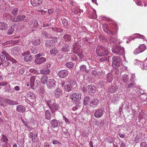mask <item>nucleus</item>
Here are the masks:
<instances>
[{
  "mask_svg": "<svg viewBox=\"0 0 147 147\" xmlns=\"http://www.w3.org/2000/svg\"><path fill=\"white\" fill-rule=\"evenodd\" d=\"M96 52L98 55L100 56H103L108 55L109 51L104 47H97Z\"/></svg>",
  "mask_w": 147,
  "mask_h": 147,
  "instance_id": "1",
  "label": "nucleus"
},
{
  "mask_svg": "<svg viewBox=\"0 0 147 147\" xmlns=\"http://www.w3.org/2000/svg\"><path fill=\"white\" fill-rule=\"evenodd\" d=\"M112 52L118 55H123L125 53L124 48L121 47H113Z\"/></svg>",
  "mask_w": 147,
  "mask_h": 147,
  "instance_id": "2",
  "label": "nucleus"
},
{
  "mask_svg": "<svg viewBox=\"0 0 147 147\" xmlns=\"http://www.w3.org/2000/svg\"><path fill=\"white\" fill-rule=\"evenodd\" d=\"M112 66L115 68H117L118 66H119V62L121 61V58L119 56H114L112 57Z\"/></svg>",
  "mask_w": 147,
  "mask_h": 147,
  "instance_id": "3",
  "label": "nucleus"
},
{
  "mask_svg": "<svg viewBox=\"0 0 147 147\" xmlns=\"http://www.w3.org/2000/svg\"><path fill=\"white\" fill-rule=\"evenodd\" d=\"M72 101L76 102L80 100L81 98V94L78 93H74L69 96Z\"/></svg>",
  "mask_w": 147,
  "mask_h": 147,
  "instance_id": "4",
  "label": "nucleus"
},
{
  "mask_svg": "<svg viewBox=\"0 0 147 147\" xmlns=\"http://www.w3.org/2000/svg\"><path fill=\"white\" fill-rule=\"evenodd\" d=\"M104 113L105 111L103 109L99 108L95 110L94 116L96 118H99L104 114Z\"/></svg>",
  "mask_w": 147,
  "mask_h": 147,
  "instance_id": "5",
  "label": "nucleus"
},
{
  "mask_svg": "<svg viewBox=\"0 0 147 147\" xmlns=\"http://www.w3.org/2000/svg\"><path fill=\"white\" fill-rule=\"evenodd\" d=\"M47 86L48 88H54L56 86V82L54 79H49L48 80Z\"/></svg>",
  "mask_w": 147,
  "mask_h": 147,
  "instance_id": "6",
  "label": "nucleus"
},
{
  "mask_svg": "<svg viewBox=\"0 0 147 147\" xmlns=\"http://www.w3.org/2000/svg\"><path fill=\"white\" fill-rule=\"evenodd\" d=\"M68 72L67 70H60L58 72L59 77L61 78H64L68 75Z\"/></svg>",
  "mask_w": 147,
  "mask_h": 147,
  "instance_id": "7",
  "label": "nucleus"
},
{
  "mask_svg": "<svg viewBox=\"0 0 147 147\" xmlns=\"http://www.w3.org/2000/svg\"><path fill=\"white\" fill-rule=\"evenodd\" d=\"M22 55H25L24 59V60L25 61H30L32 59V57L31 55L30 54L29 51H27L24 54L22 53Z\"/></svg>",
  "mask_w": 147,
  "mask_h": 147,
  "instance_id": "8",
  "label": "nucleus"
},
{
  "mask_svg": "<svg viewBox=\"0 0 147 147\" xmlns=\"http://www.w3.org/2000/svg\"><path fill=\"white\" fill-rule=\"evenodd\" d=\"M62 95V89L60 88H57L54 91V95L57 98L60 97Z\"/></svg>",
  "mask_w": 147,
  "mask_h": 147,
  "instance_id": "9",
  "label": "nucleus"
},
{
  "mask_svg": "<svg viewBox=\"0 0 147 147\" xmlns=\"http://www.w3.org/2000/svg\"><path fill=\"white\" fill-rule=\"evenodd\" d=\"M99 103V101L97 99H94L91 100L90 102V107L95 108L97 107Z\"/></svg>",
  "mask_w": 147,
  "mask_h": 147,
  "instance_id": "10",
  "label": "nucleus"
},
{
  "mask_svg": "<svg viewBox=\"0 0 147 147\" xmlns=\"http://www.w3.org/2000/svg\"><path fill=\"white\" fill-rule=\"evenodd\" d=\"M87 92L90 94H92L96 92L95 88L94 86H92L90 85H88L86 87Z\"/></svg>",
  "mask_w": 147,
  "mask_h": 147,
  "instance_id": "11",
  "label": "nucleus"
},
{
  "mask_svg": "<svg viewBox=\"0 0 147 147\" xmlns=\"http://www.w3.org/2000/svg\"><path fill=\"white\" fill-rule=\"evenodd\" d=\"M31 3L34 6H38L41 4L42 0H31Z\"/></svg>",
  "mask_w": 147,
  "mask_h": 147,
  "instance_id": "12",
  "label": "nucleus"
},
{
  "mask_svg": "<svg viewBox=\"0 0 147 147\" xmlns=\"http://www.w3.org/2000/svg\"><path fill=\"white\" fill-rule=\"evenodd\" d=\"M5 101L7 103L10 105H16L19 104L17 101H13L8 98H5Z\"/></svg>",
  "mask_w": 147,
  "mask_h": 147,
  "instance_id": "13",
  "label": "nucleus"
},
{
  "mask_svg": "<svg viewBox=\"0 0 147 147\" xmlns=\"http://www.w3.org/2000/svg\"><path fill=\"white\" fill-rule=\"evenodd\" d=\"M51 114L49 110L45 111V118L46 120L49 121L51 118Z\"/></svg>",
  "mask_w": 147,
  "mask_h": 147,
  "instance_id": "14",
  "label": "nucleus"
},
{
  "mask_svg": "<svg viewBox=\"0 0 147 147\" xmlns=\"http://www.w3.org/2000/svg\"><path fill=\"white\" fill-rule=\"evenodd\" d=\"M146 49V47H138L135 49L134 52L136 54L141 53L143 51Z\"/></svg>",
  "mask_w": 147,
  "mask_h": 147,
  "instance_id": "15",
  "label": "nucleus"
},
{
  "mask_svg": "<svg viewBox=\"0 0 147 147\" xmlns=\"http://www.w3.org/2000/svg\"><path fill=\"white\" fill-rule=\"evenodd\" d=\"M114 84V86H112L111 87H110L108 89V91L109 93H113L117 91L118 89V87Z\"/></svg>",
  "mask_w": 147,
  "mask_h": 147,
  "instance_id": "16",
  "label": "nucleus"
},
{
  "mask_svg": "<svg viewBox=\"0 0 147 147\" xmlns=\"http://www.w3.org/2000/svg\"><path fill=\"white\" fill-rule=\"evenodd\" d=\"M50 124L54 128H57L58 126L57 121L55 119H53L51 121Z\"/></svg>",
  "mask_w": 147,
  "mask_h": 147,
  "instance_id": "17",
  "label": "nucleus"
},
{
  "mask_svg": "<svg viewBox=\"0 0 147 147\" xmlns=\"http://www.w3.org/2000/svg\"><path fill=\"white\" fill-rule=\"evenodd\" d=\"M113 76L112 74L109 73L107 74L106 76V80L109 83H111L112 82L113 79Z\"/></svg>",
  "mask_w": 147,
  "mask_h": 147,
  "instance_id": "18",
  "label": "nucleus"
},
{
  "mask_svg": "<svg viewBox=\"0 0 147 147\" xmlns=\"http://www.w3.org/2000/svg\"><path fill=\"white\" fill-rule=\"evenodd\" d=\"M26 109L25 107L22 105L17 106L16 107V111L20 113H23L26 111Z\"/></svg>",
  "mask_w": 147,
  "mask_h": 147,
  "instance_id": "19",
  "label": "nucleus"
},
{
  "mask_svg": "<svg viewBox=\"0 0 147 147\" xmlns=\"http://www.w3.org/2000/svg\"><path fill=\"white\" fill-rule=\"evenodd\" d=\"M8 27V25L4 22H0V30L3 31L6 30Z\"/></svg>",
  "mask_w": 147,
  "mask_h": 147,
  "instance_id": "20",
  "label": "nucleus"
},
{
  "mask_svg": "<svg viewBox=\"0 0 147 147\" xmlns=\"http://www.w3.org/2000/svg\"><path fill=\"white\" fill-rule=\"evenodd\" d=\"M62 24L65 28H68V27L69 26L70 24L69 21L64 18H62Z\"/></svg>",
  "mask_w": 147,
  "mask_h": 147,
  "instance_id": "21",
  "label": "nucleus"
},
{
  "mask_svg": "<svg viewBox=\"0 0 147 147\" xmlns=\"http://www.w3.org/2000/svg\"><path fill=\"white\" fill-rule=\"evenodd\" d=\"M20 51V49L18 47H15L11 50V53L14 55L18 54Z\"/></svg>",
  "mask_w": 147,
  "mask_h": 147,
  "instance_id": "22",
  "label": "nucleus"
},
{
  "mask_svg": "<svg viewBox=\"0 0 147 147\" xmlns=\"http://www.w3.org/2000/svg\"><path fill=\"white\" fill-rule=\"evenodd\" d=\"M46 59L45 58L42 57L36 59L35 60V62L37 64H41L43 62H45Z\"/></svg>",
  "mask_w": 147,
  "mask_h": 147,
  "instance_id": "23",
  "label": "nucleus"
},
{
  "mask_svg": "<svg viewBox=\"0 0 147 147\" xmlns=\"http://www.w3.org/2000/svg\"><path fill=\"white\" fill-rule=\"evenodd\" d=\"M41 36L42 37L44 38H50L51 37V36L50 34H48L45 31H42V32Z\"/></svg>",
  "mask_w": 147,
  "mask_h": 147,
  "instance_id": "24",
  "label": "nucleus"
},
{
  "mask_svg": "<svg viewBox=\"0 0 147 147\" xmlns=\"http://www.w3.org/2000/svg\"><path fill=\"white\" fill-rule=\"evenodd\" d=\"M80 71L83 73L86 72L87 74L89 72V70L86 69V66L84 65H82L80 67Z\"/></svg>",
  "mask_w": 147,
  "mask_h": 147,
  "instance_id": "25",
  "label": "nucleus"
},
{
  "mask_svg": "<svg viewBox=\"0 0 147 147\" xmlns=\"http://www.w3.org/2000/svg\"><path fill=\"white\" fill-rule=\"evenodd\" d=\"M48 79L47 76L46 75H44L41 78V83L43 84H47L48 82Z\"/></svg>",
  "mask_w": 147,
  "mask_h": 147,
  "instance_id": "26",
  "label": "nucleus"
},
{
  "mask_svg": "<svg viewBox=\"0 0 147 147\" xmlns=\"http://www.w3.org/2000/svg\"><path fill=\"white\" fill-rule=\"evenodd\" d=\"M20 21L24 22H28V20L26 16L24 15H20Z\"/></svg>",
  "mask_w": 147,
  "mask_h": 147,
  "instance_id": "27",
  "label": "nucleus"
},
{
  "mask_svg": "<svg viewBox=\"0 0 147 147\" xmlns=\"http://www.w3.org/2000/svg\"><path fill=\"white\" fill-rule=\"evenodd\" d=\"M72 87L70 84H67L65 86V89L67 92H70L72 90Z\"/></svg>",
  "mask_w": 147,
  "mask_h": 147,
  "instance_id": "28",
  "label": "nucleus"
},
{
  "mask_svg": "<svg viewBox=\"0 0 147 147\" xmlns=\"http://www.w3.org/2000/svg\"><path fill=\"white\" fill-rule=\"evenodd\" d=\"M50 72V70L49 69L40 70V73L42 74L47 75L49 74Z\"/></svg>",
  "mask_w": 147,
  "mask_h": 147,
  "instance_id": "29",
  "label": "nucleus"
},
{
  "mask_svg": "<svg viewBox=\"0 0 147 147\" xmlns=\"http://www.w3.org/2000/svg\"><path fill=\"white\" fill-rule=\"evenodd\" d=\"M35 79V78L34 76H32L30 78V85L31 87L36 86L34 83Z\"/></svg>",
  "mask_w": 147,
  "mask_h": 147,
  "instance_id": "30",
  "label": "nucleus"
},
{
  "mask_svg": "<svg viewBox=\"0 0 147 147\" xmlns=\"http://www.w3.org/2000/svg\"><path fill=\"white\" fill-rule=\"evenodd\" d=\"M129 77L127 75H123L122 76V80L125 83H127L128 81Z\"/></svg>",
  "mask_w": 147,
  "mask_h": 147,
  "instance_id": "31",
  "label": "nucleus"
},
{
  "mask_svg": "<svg viewBox=\"0 0 147 147\" xmlns=\"http://www.w3.org/2000/svg\"><path fill=\"white\" fill-rule=\"evenodd\" d=\"M73 52L75 53H81L82 51L80 48H78V47H73Z\"/></svg>",
  "mask_w": 147,
  "mask_h": 147,
  "instance_id": "32",
  "label": "nucleus"
},
{
  "mask_svg": "<svg viewBox=\"0 0 147 147\" xmlns=\"http://www.w3.org/2000/svg\"><path fill=\"white\" fill-rule=\"evenodd\" d=\"M32 25L34 28L37 27L38 26V21L36 19H33L32 20Z\"/></svg>",
  "mask_w": 147,
  "mask_h": 147,
  "instance_id": "33",
  "label": "nucleus"
},
{
  "mask_svg": "<svg viewBox=\"0 0 147 147\" xmlns=\"http://www.w3.org/2000/svg\"><path fill=\"white\" fill-rule=\"evenodd\" d=\"M68 82L72 86H76V81L74 79H71L70 80L68 81Z\"/></svg>",
  "mask_w": 147,
  "mask_h": 147,
  "instance_id": "34",
  "label": "nucleus"
},
{
  "mask_svg": "<svg viewBox=\"0 0 147 147\" xmlns=\"http://www.w3.org/2000/svg\"><path fill=\"white\" fill-rule=\"evenodd\" d=\"M111 28L113 29V32L115 33V34L117 32L118 30L117 26L116 25H114L113 26H111Z\"/></svg>",
  "mask_w": 147,
  "mask_h": 147,
  "instance_id": "35",
  "label": "nucleus"
},
{
  "mask_svg": "<svg viewBox=\"0 0 147 147\" xmlns=\"http://www.w3.org/2000/svg\"><path fill=\"white\" fill-rule=\"evenodd\" d=\"M51 108L55 110L56 111V110H58L59 109L60 107L58 105L56 104V103L55 102L52 104L51 106Z\"/></svg>",
  "mask_w": 147,
  "mask_h": 147,
  "instance_id": "36",
  "label": "nucleus"
},
{
  "mask_svg": "<svg viewBox=\"0 0 147 147\" xmlns=\"http://www.w3.org/2000/svg\"><path fill=\"white\" fill-rule=\"evenodd\" d=\"M1 141L3 142L7 143L8 141L7 137L4 134L2 135V137L1 139Z\"/></svg>",
  "mask_w": 147,
  "mask_h": 147,
  "instance_id": "37",
  "label": "nucleus"
},
{
  "mask_svg": "<svg viewBox=\"0 0 147 147\" xmlns=\"http://www.w3.org/2000/svg\"><path fill=\"white\" fill-rule=\"evenodd\" d=\"M58 50L57 49V48H52L50 50V53L51 54L54 55H56L58 53Z\"/></svg>",
  "mask_w": 147,
  "mask_h": 147,
  "instance_id": "38",
  "label": "nucleus"
},
{
  "mask_svg": "<svg viewBox=\"0 0 147 147\" xmlns=\"http://www.w3.org/2000/svg\"><path fill=\"white\" fill-rule=\"evenodd\" d=\"M20 15L18 16L17 17H15L13 19H11V20L12 22H20Z\"/></svg>",
  "mask_w": 147,
  "mask_h": 147,
  "instance_id": "39",
  "label": "nucleus"
},
{
  "mask_svg": "<svg viewBox=\"0 0 147 147\" xmlns=\"http://www.w3.org/2000/svg\"><path fill=\"white\" fill-rule=\"evenodd\" d=\"M63 38L65 40L69 41L70 40L71 36L69 34H66L64 35Z\"/></svg>",
  "mask_w": 147,
  "mask_h": 147,
  "instance_id": "40",
  "label": "nucleus"
},
{
  "mask_svg": "<svg viewBox=\"0 0 147 147\" xmlns=\"http://www.w3.org/2000/svg\"><path fill=\"white\" fill-rule=\"evenodd\" d=\"M90 98L89 96H86L84 98V104L85 105H86L88 102L90 101Z\"/></svg>",
  "mask_w": 147,
  "mask_h": 147,
  "instance_id": "41",
  "label": "nucleus"
},
{
  "mask_svg": "<svg viewBox=\"0 0 147 147\" xmlns=\"http://www.w3.org/2000/svg\"><path fill=\"white\" fill-rule=\"evenodd\" d=\"M14 31V26H11L9 30H8L7 33L8 34H11Z\"/></svg>",
  "mask_w": 147,
  "mask_h": 147,
  "instance_id": "42",
  "label": "nucleus"
},
{
  "mask_svg": "<svg viewBox=\"0 0 147 147\" xmlns=\"http://www.w3.org/2000/svg\"><path fill=\"white\" fill-rule=\"evenodd\" d=\"M18 9L16 8H14L12 9L11 10V13L12 14L14 15H16L17 14L18 12Z\"/></svg>",
  "mask_w": 147,
  "mask_h": 147,
  "instance_id": "43",
  "label": "nucleus"
},
{
  "mask_svg": "<svg viewBox=\"0 0 147 147\" xmlns=\"http://www.w3.org/2000/svg\"><path fill=\"white\" fill-rule=\"evenodd\" d=\"M53 41L52 40H49L47 41L45 43V45L46 46H53V45L52 44V43Z\"/></svg>",
  "mask_w": 147,
  "mask_h": 147,
  "instance_id": "44",
  "label": "nucleus"
},
{
  "mask_svg": "<svg viewBox=\"0 0 147 147\" xmlns=\"http://www.w3.org/2000/svg\"><path fill=\"white\" fill-rule=\"evenodd\" d=\"M99 38L100 40L102 42H106V39L105 38L104 36L102 34L100 35L99 36Z\"/></svg>",
  "mask_w": 147,
  "mask_h": 147,
  "instance_id": "45",
  "label": "nucleus"
},
{
  "mask_svg": "<svg viewBox=\"0 0 147 147\" xmlns=\"http://www.w3.org/2000/svg\"><path fill=\"white\" fill-rule=\"evenodd\" d=\"M66 65L69 68H71L74 66L73 63L71 62L67 63Z\"/></svg>",
  "mask_w": 147,
  "mask_h": 147,
  "instance_id": "46",
  "label": "nucleus"
},
{
  "mask_svg": "<svg viewBox=\"0 0 147 147\" xmlns=\"http://www.w3.org/2000/svg\"><path fill=\"white\" fill-rule=\"evenodd\" d=\"M40 40H39L37 39L33 42V45H40Z\"/></svg>",
  "mask_w": 147,
  "mask_h": 147,
  "instance_id": "47",
  "label": "nucleus"
},
{
  "mask_svg": "<svg viewBox=\"0 0 147 147\" xmlns=\"http://www.w3.org/2000/svg\"><path fill=\"white\" fill-rule=\"evenodd\" d=\"M108 25L106 24H104L103 26V28L104 29V31L105 32H106L109 29L108 28Z\"/></svg>",
  "mask_w": 147,
  "mask_h": 147,
  "instance_id": "48",
  "label": "nucleus"
},
{
  "mask_svg": "<svg viewBox=\"0 0 147 147\" xmlns=\"http://www.w3.org/2000/svg\"><path fill=\"white\" fill-rule=\"evenodd\" d=\"M136 37L142 38L144 40L146 39L145 37L143 35H140L139 34H136Z\"/></svg>",
  "mask_w": 147,
  "mask_h": 147,
  "instance_id": "49",
  "label": "nucleus"
},
{
  "mask_svg": "<svg viewBox=\"0 0 147 147\" xmlns=\"http://www.w3.org/2000/svg\"><path fill=\"white\" fill-rule=\"evenodd\" d=\"M5 59V57L4 56L2 55H0V62L1 63Z\"/></svg>",
  "mask_w": 147,
  "mask_h": 147,
  "instance_id": "50",
  "label": "nucleus"
},
{
  "mask_svg": "<svg viewBox=\"0 0 147 147\" xmlns=\"http://www.w3.org/2000/svg\"><path fill=\"white\" fill-rule=\"evenodd\" d=\"M69 47H63L62 48V50L63 52L68 51H69Z\"/></svg>",
  "mask_w": 147,
  "mask_h": 147,
  "instance_id": "51",
  "label": "nucleus"
},
{
  "mask_svg": "<svg viewBox=\"0 0 147 147\" xmlns=\"http://www.w3.org/2000/svg\"><path fill=\"white\" fill-rule=\"evenodd\" d=\"M105 85V83L104 82H100L99 83V84L98 85V87H103Z\"/></svg>",
  "mask_w": 147,
  "mask_h": 147,
  "instance_id": "52",
  "label": "nucleus"
},
{
  "mask_svg": "<svg viewBox=\"0 0 147 147\" xmlns=\"http://www.w3.org/2000/svg\"><path fill=\"white\" fill-rule=\"evenodd\" d=\"M9 64V61H5L2 63V65L4 66H8Z\"/></svg>",
  "mask_w": 147,
  "mask_h": 147,
  "instance_id": "53",
  "label": "nucleus"
},
{
  "mask_svg": "<svg viewBox=\"0 0 147 147\" xmlns=\"http://www.w3.org/2000/svg\"><path fill=\"white\" fill-rule=\"evenodd\" d=\"M63 118L65 122L66 123H67L68 124H69V121L67 118L64 116H63Z\"/></svg>",
  "mask_w": 147,
  "mask_h": 147,
  "instance_id": "54",
  "label": "nucleus"
},
{
  "mask_svg": "<svg viewBox=\"0 0 147 147\" xmlns=\"http://www.w3.org/2000/svg\"><path fill=\"white\" fill-rule=\"evenodd\" d=\"M106 32L109 34H111L112 36L115 35V33H114L113 31H112L110 29H109Z\"/></svg>",
  "mask_w": 147,
  "mask_h": 147,
  "instance_id": "55",
  "label": "nucleus"
},
{
  "mask_svg": "<svg viewBox=\"0 0 147 147\" xmlns=\"http://www.w3.org/2000/svg\"><path fill=\"white\" fill-rule=\"evenodd\" d=\"M8 84V83L5 82H0V86H5L7 85Z\"/></svg>",
  "mask_w": 147,
  "mask_h": 147,
  "instance_id": "56",
  "label": "nucleus"
},
{
  "mask_svg": "<svg viewBox=\"0 0 147 147\" xmlns=\"http://www.w3.org/2000/svg\"><path fill=\"white\" fill-rule=\"evenodd\" d=\"M51 29L53 30L54 31H57V32H61V31L60 30V29L57 28L56 27L52 28Z\"/></svg>",
  "mask_w": 147,
  "mask_h": 147,
  "instance_id": "57",
  "label": "nucleus"
},
{
  "mask_svg": "<svg viewBox=\"0 0 147 147\" xmlns=\"http://www.w3.org/2000/svg\"><path fill=\"white\" fill-rule=\"evenodd\" d=\"M141 147H147V144L145 142H142L141 144Z\"/></svg>",
  "mask_w": 147,
  "mask_h": 147,
  "instance_id": "58",
  "label": "nucleus"
},
{
  "mask_svg": "<svg viewBox=\"0 0 147 147\" xmlns=\"http://www.w3.org/2000/svg\"><path fill=\"white\" fill-rule=\"evenodd\" d=\"M54 12V10L53 9H49L48 10V13L49 14H51Z\"/></svg>",
  "mask_w": 147,
  "mask_h": 147,
  "instance_id": "59",
  "label": "nucleus"
},
{
  "mask_svg": "<svg viewBox=\"0 0 147 147\" xmlns=\"http://www.w3.org/2000/svg\"><path fill=\"white\" fill-rule=\"evenodd\" d=\"M97 17V15L96 13V11L95 10L93 11V16L92 18L95 19Z\"/></svg>",
  "mask_w": 147,
  "mask_h": 147,
  "instance_id": "60",
  "label": "nucleus"
},
{
  "mask_svg": "<svg viewBox=\"0 0 147 147\" xmlns=\"http://www.w3.org/2000/svg\"><path fill=\"white\" fill-rule=\"evenodd\" d=\"M25 71L24 69L22 68L19 70V72L20 74H24Z\"/></svg>",
  "mask_w": 147,
  "mask_h": 147,
  "instance_id": "61",
  "label": "nucleus"
},
{
  "mask_svg": "<svg viewBox=\"0 0 147 147\" xmlns=\"http://www.w3.org/2000/svg\"><path fill=\"white\" fill-rule=\"evenodd\" d=\"M35 136H36V135L34 136L32 138V141L34 142H36L38 141V139H36Z\"/></svg>",
  "mask_w": 147,
  "mask_h": 147,
  "instance_id": "62",
  "label": "nucleus"
},
{
  "mask_svg": "<svg viewBox=\"0 0 147 147\" xmlns=\"http://www.w3.org/2000/svg\"><path fill=\"white\" fill-rule=\"evenodd\" d=\"M82 91L84 93H86V92L87 91H86V88L84 86L82 88Z\"/></svg>",
  "mask_w": 147,
  "mask_h": 147,
  "instance_id": "63",
  "label": "nucleus"
},
{
  "mask_svg": "<svg viewBox=\"0 0 147 147\" xmlns=\"http://www.w3.org/2000/svg\"><path fill=\"white\" fill-rule=\"evenodd\" d=\"M35 135H34L33 133L32 132H30L29 135V137L30 138H32Z\"/></svg>",
  "mask_w": 147,
  "mask_h": 147,
  "instance_id": "64",
  "label": "nucleus"
}]
</instances>
